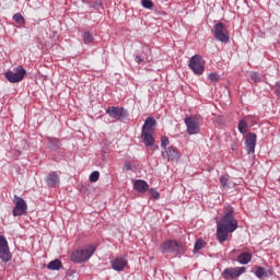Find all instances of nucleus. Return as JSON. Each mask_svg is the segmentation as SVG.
I'll list each match as a JSON object with an SVG mask.
<instances>
[{
	"label": "nucleus",
	"mask_w": 280,
	"mask_h": 280,
	"mask_svg": "<svg viewBox=\"0 0 280 280\" xmlns=\"http://www.w3.org/2000/svg\"><path fill=\"white\" fill-rule=\"evenodd\" d=\"M237 231V219L233 215V207H228L224 215L217 222V240L224 244L229 240V233Z\"/></svg>",
	"instance_id": "1"
},
{
	"label": "nucleus",
	"mask_w": 280,
	"mask_h": 280,
	"mask_svg": "<svg viewBox=\"0 0 280 280\" xmlns=\"http://www.w3.org/2000/svg\"><path fill=\"white\" fill-rule=\"evenodd\" d=\"M93 253H95V247L91 245L77 249L71 254V261L74 264H84V261H89L93 257Z\"/></svg>",
	"instance_id": "2"
},
{
	"label": "nucleus",
	"mask_w": 280,
	"mask_h": 280,
	"mask_svg": "<svg viewBox=\"0 0 280 280\" xmlns=\"http://www.w3.org/2000/svg\"><path fill=\"white\" fill-rule=\"evenodd\" d=\"M212 33L215 40H219V43L226 45V43H230L231 40V37L229 36V30L222 22H219L214 25Z\"/></svg>",
	"instance_id": "3"
},
{
	"label": "nucleus",
	"mask_w": 280,
	"mask_h": 280,
	"mask_svg": "<svg viewBox=\"0 0 280 280\" xmlns=\"http://www.w3.org/2000/svg\"><path fill=\"white\" fill-rule=\"evenodd\" d=\"M27 71L23 67L14 68L13 70H9L5 72V78L8 82H11V84H16L18 82H22L23 78H25V74Z\"/></svg>",
	"instance_id": "4"
},
{
	"label": "nucleus",
	"mask_w": 280,
	"mask_h": 280,
	"mask_svg": "<svg viewBox=\"0 0 280 280\" xmlns=\"http://www.w3.org/2000/svg\"><path fill=\"white\" fill-rule=\"evenodd\" d=\"M189 69H191L195 75H202L205 73V62H202V57L200 55H194L190 58Z\"/></svg>",
	"instance_id": "5"
},
{
	"label": "nucleus",
	"mask_w": 280,
	"mask_h": 280,
	"mask_svg": "<svg viewBox=\"0 0 280 280\" xmlns=\"http://www.w3.org/2000/svg\"><path fill=\"white\" fill-rule=\"evenodd\" d=\"M0 259L3 264L12 261V252H10V245L8 244V238L0 235Z\"/></svg>",
	"instance_id": "6"
},
{
	"label": "nucleus",
	"mask_w": 280,
	"mask_h": 280,
	"mask_svg": "<svg viewBox=\"0 0 280 280\" xmlns=\"http://www.w3.org/2000/svg\"><path fill=\"white\" fill-rule=\"evenodd\" d=\"M184 124L187 128L188 135H198L200 132V124L196 116H188L184 119Z\"/></svg>",
	"instance_id": "7"
},
{
	"label": "nucleus",
	"mask_w": 280,
	"mask_h": 280,
	"mask_svg": "<svg viewBox=\"0 0 280 280\" xmlns=\"http://www.w3.org/2000/svg\"><path fill=\"white\" fill-rule=\"evenodd\" d=\"M106 114L109 115L112 119H117L118 121H121V119H126V117H128V110H126L124 107L117 106L107 107Z\"/></svg>",
	"instance_id": "8"
},
{
	"label": "nucleus",
	"mask_w": 280,
	"mask_h": 280,
	"mask_svg": "<svg viewBox=\"0 0 280 280\" xmlns=\"http://www.w3.org/2000/svg\"><path fill=\"white\" fill-rule=\"evenodd\" d=\"M15 206L13 208V217L19 218V215H25L27 213V202L25 199L15 196Z\"/></svg>",
	"instance_id": "9"
},
{
	"label": "nucleus",
	"mask_w": 280,
	"mask_h": 280,
	"mask_svg": "<svg viewBox=\"0 0 280 280\" xmlns=\"http://www.w3.org/2000/svg\"><path fill=\"white\" fill-rule=\"evenodd\" d=\"M162 253H171L172 255H178L180 253V243L176 241H166L161 245Z\"/></svg>",
	"instance_id": "10"
},
{
	"label": "nucleus",
	"mask_w": 280,
	"mask_h": 280,
	"mask_svg": "<svg viewBox=\"0 0 280 280\" xmlns=\"http://www.w3.org/2000/svg\"><path fill=\"white\" fill-rule=\"evenodd\" d=\"M246 272V267L225 268L222 272L223 279H237Z\"/></svg>",
	"instance_id": "11"
},
{
	"label": "nucleus",
	"mask_w": 280,
	"mask_h": 280,
	"mask_svg": "<svg viewBox=\"0 0 280 280\" xmlns=\"http://www.w3.org/2000/svg\"><path fill=\"white\" fill-rule=\"evenodd\" d=\"M257 147V135L255 132H248L245 137V148L247 154H255V148Z\"/></svg>",
	"instance_id": "12"
},
{
	"label": "nucleus",
	"mask_w": 280,
	"mask_h": 280,
	"mask_svg": "<svg viewBox=\"0 0 280 280\" xmlns=\"http://www.w3.org/2000/svg\"><path fill=\"white\" fill-rule=\"evenodd\" d=\"M162 158L164 161H178V159H180V153L178 152V149L168 147L167 149L162 150Z\"/></svg>",
	"instance_id": "13"
},
{
	"label": "nucleus",
	"mask_w": 280,
	"mask_h": 280,
	"mask_svg": "<svg viewBox=\"0 0 280 280\" xmlns=\"http://www.w3.org/2000/svg\"><path fill=\"white\" fill-rule=\"evenodd\" d=\"M110 266L116 272H121L128 266V259L126 256H118L110 260Z\"/></svg>",
	"instance_id": "14"
},
{
	"label": "nucleus",
	"mask_w": 280,
	"mask_h": 280,
	"mask_svg": "<svg viewBox=\"0 0 280 280\" xmlns=\"http://www.w3.org/2000/svg\"><path fill=\"white\" fill-rule=\"evenodd\" d=\"M155 129H156V119H154V117L149 116L144 120L141 132H154Z\"/></svg>",
	"instance_id": "15"
},
{
	"label": "nucleus",
	"mask_w": 280,
	"mask_h": 280,
	"mask_svg": "<svg viewBox=\"0 0 280 280\" xmlns=\"http://www.w3.org/2000/svg\"><path fill=\"white\" fill-rule=\"evenodd\" d=\"M133 189H136L138 194H145V191L150 189V185L143 179H136L133 180Z\"/></svg>",
	"instance_id": "16"
},
{
	"label": "nucleus",
	"mask_w": 280,
	"mask_h": 280,
	"mask_svg": "<svg viewBox=\"0 0 280 280\" xmlns=\"http://www.w3.org/2000/svg\"><path fill=\"white\" fill-rule=\"evenodd\" d=\"M46 184L48 185V187H56L60 184V175H58L57 172H50L46 176Z\"/></svg>",
	"instance_id": "17"
},
{
	"label": "nucleus",
	"mask_w": 280,
	"mask_h": 280,
	"mask_svg": "<svg viewBox=\"0 0 280 280\" xmlns=\"http://www.w3.org/2000/svg\"><path fill=\"white\" fill-rule=\"evenodd\" d=\"M252 260H253V255L248 252L241 253L236 258V261H238L241 266H246V264H250Z\"/></svg>",
	"instance_id": "18"
},
{
	"label": "nucleus",
	"mask_w": 280,
	"mask_h": 280,
	"mask_svg": "<svg viewBox=\"0 0 280 280\" xmlns=\"http://www.w3.org/2000/svg\"><path fill=\"white\" fill-rule=\"evenodd\" d=\"M46 139L49 150H51L52 152H56V150H60V147L62 145V143H60V139L51 137H47Z\"/></svg>",
	"instance_id": "19"
},
{
	"label": "nucleus",
	"mask_w": 280,
	"mask_h": 280,
	"mask_svg": "<svg viewBox=\"0 0 280 280\" xmlns=\"http://www.w3.org/2000/svg\"><path fill=\"white\" fill-rule=\"evenodd\" d=\"M141 139L147 148L154 145V137H152V132L141 131Z\"/></svg>",
	"instance_id": "20"
},
{
	"label": "nucleus",
	"mask_w": 280,
	"mask_h": 280,
	"mask_svg": "<svg viewBox=\"0 0 280 280\" xmlns=\"http://www.w3.org/2000/svg\"><path fill=\"white\" fill-rule=\"evenodd\" d=\"M60 268H62V261H60L59 259L51 260L47 265L48 270H60Z\"/></svg>",
	"instance_id": "21"
},
{
	"label": "nucleus",
	"mask_w": 280,
	"mask_h": 280,
	"mask_svg": "<svg viewBox=\"0 0 280 280\" xmlns=\"http://www.w3.org/2000/svg\"><path fill=\"white\" fill-rule=\"evenodd\" d=\"M82 40L84 45H93V40H95V38L93 37V34H91V32H83Z\"/></svg>",
	"instance_id": "22"
},
{
	"label": "nucleus",
	"mask_w": 280,
	"mask_h": 280,
	"mask_svg": "<svg viewBox=\"0 0 280 280\" xmlns=\"http://www.w3.org/2000/svg\"><path fill=\"white\" fill-rule=\"evenodd\" d=\"M255 276L257 279H264L265 277H268V271H266V268L256 266Z\"/></svg>",
	"instance_id": "23"
},
{
	"label": "nucleus",
	"mask_w": 280,
	"mask_h": 280,
	"mask_svg": "<svg viewBox=\"0 0 280 280\" xmlns=\"http://www.w3.org/2000/svg\"><path fill=\"white\" fill-rule=\"evenodd\" d=\"M207 246V242L202 238H198L194 245V253H198V250H202V248Z\"/></svg>",
	"instance_id": "24"
},
{
	"label": "nucleus",
	"mask_w": 280,
	"mask_h": 280,
	"mask_svg": "<svg viewBox=\"0 0 280 280\" xmlns=\"http://www.w3.org/2000/svg\"><path fill=\"white\" fill-rule=\"evenodd\" d=\"M238 131L241 135H246L248 131V122H246V120L242 119L238 121Z\"/></svg>",
	"instance_id": "25"
},
{
	"label": "nucleus",
	"mask_w": 280,
	"mask_h": 280,
	"mask_svg": "<svg viewBox=\"0 0 280 280\" xmlns=\"http://www.w3.org/2000/svg\"><path fill=\"white\" fill-rule=\"evenodd\" d=\"M13 21H15V23L19 25H25V18H23L21 13H15L13 15Z\"/></svg>",
	"instance_id": "26"
},
{
	"label": "nucleus",
	"mask_w": 280,
	"mask_h": 280,
	"mask_svg": "<svg viewBox=\"0 0 280 280\" xmlns=\"http://www.w3.org/2000/svg\"><path fill=\"white\" fill-rule=\"evenodd\" d=\"M220 184L222 185V187H223L224 189H226V188L229 187V175H228V174L222 175V176L220 177Z\"/></svg>",
	"instance_id": "27"
},
{
	"label": "nucleus",
	"mask_w": 280,
	"mask_h": 280,
	"mask_svg": "<svg viewBox=\"0 0 280 280\" xmlns=\"http://www.w3.org/2000/svg\"><path fill=\"white\" fill-rule=\"evenodd\" d=\"M141 5L147 10H152V8H154V2H152V0H141Z\"/></svg>",
	"instance_id": "28"
},
{
	"label": "nucleus",
	"mask_w": 280,
	"mask_h": 280,
	"mask_svg": "<svg viewBox=\"0 0 280 280\" xmlns=\"http://www.w3.org/2000/svg\"><path fill=\"white\" fill-rule=\"evenodd\" d=\"M249 78L252 82H261V75L258 72H250Z\"/></svg>",
	"instance_id": "29"
},
{
	"label": "nucleus",
	"mask_w": 280,
	"mask_h": 280,
	"mask_svg": "<svg viewBox=\"0 0 280 280\" xmlns=\"http://www.w3.org/2000/svg\"><path fill=\"white\" fill-rule=\"evenodd\" d=\"M208 79L210 80V82H219L220 75L218 74V72H211L208 74Z\"/></svg>",
	"instance_id": "30"
},
{
	"label": "nucleus",
	"mask_w": 280,
	"mask_h": 280,
	"mask_svg": "<svg viewBox=\"0 0 280 280\" xmlns=\"http://www.w3.org/2000/svg\"><path fill=\"white\" fill-rule=\"evenodd\" d=\"M97 180H100V172L94 171L90 175V182L91 183H97Z\"/></svg>",
	"instance_id": "31"
},
{
	"label": "nucleus",
	"mask_w": 280,
	"mask_h": 280,
	"mask_svg": "<svg viewBox=\"0 0 280 280\" xmlns=\"http://www.w3.org/2000/svg\"><path fill=\"white\" fill-rule=\"evenodd\" d=\"M149 194L153 198V200H159V198H161V194H159L158 190L154 188L149 189Z\"/></svg>",
	"instance_id": "32"
},
{
	"label": "nucleus",
	"mask_w": 280,
	"mask_h": 280,
	"mask_svg": "<svg viewBox=\"0 0 280 280\" xmlns=\"http://www.w3.org/2000/svg\"><path fill=\"white\" fill-rule=\"evenodd\" d=\"M167 145H170V138L164 136L161 139V148H162V150L167 149Z\"/></svg>",
	"instance_id": "33"
},
{
	"label": "nucleus",
	"mask_w": 280,
	"mask_h": 280,
	"mask_svg": "<svg viewBox=\"0 0 280 280\" xmlns=\"http://www.w3.org/2000/svg\"><path fill=\"white\" fill-rule=\"evenodd\" d=\"M135 61H136L138 65H141V62H144V61H145V57H143V56H141V55H138V56H136Z\"/></svg>",
	"instance_id": "34"
},
{
	"label": "nucleus",
	"mask_w": 280,
	"mask_h": 280,
	"mask_svg": "<svg viewBox=\"0 0 280 280\" xmlns=\"http://www.w3.org/2000/svg\"><path fill=\"white\" fill-rule=\"evenodd\" d=\"M275 93L277 97H280V81L276 83Z\"/></svg>",
	"instance_id": "35"
},
{
	"label": "nucleus",
	"mask_w": 280,
	"mask_h": 280,
	"mask_svg": "<svg viewBox=\"0 0 280 280\" xmlns=\"http://www.w3.org/2000/svg\"><path fill=\"white\" fill-rule=\"evenodd\" d=\"M90 8H102V2L95 1L93 4L90 5Z\"/></svg>",
	"instance_id": "36"
},
{
	"label": "nucleus",
	"mask_w": 280,
	"mask_h": 280,
	"mask_svg": "<svg viewBox=\"0 0 280 280\" xmlns=\"http://www.w3.org/2000/svg\"><path fill=\"white\" fill-rule=\"evenodd\" d=\"M125 170H127L128 172H130V170H132V164L127 163V164L125 165Z\"/></svg>",
	"instance_id": "37"
},
{
	"label": "nucleus",
	"mask_w": 280,
	"mask_h": 280,
	"mask_svg": "<svg viewBox=\"0 0 280 280\" xmlns=\"http://www.w3.org/2000/svg\"><path fill=\"white\" fill-rule=\"evenodd\" d=\"M269 275H272V271L268 270Z\"/></svg>",
	"instance_id": "38"
}]
</instances>
